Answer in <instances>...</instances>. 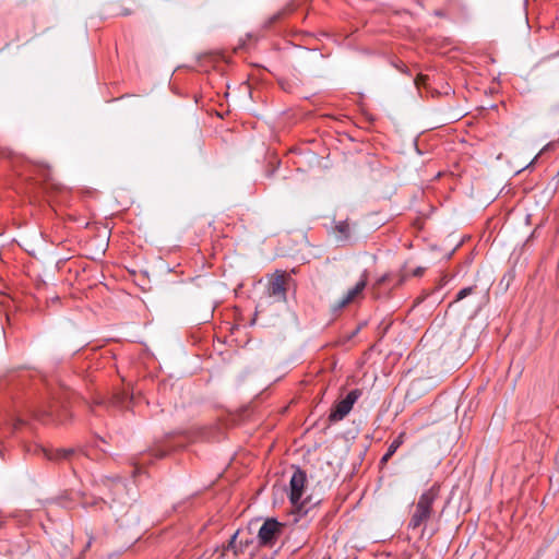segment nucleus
I'll return each mask as SVG.
<instances>
[{
  "instance_id": "obj_1",
  "label": "nucleus",
  "mask_w": 559,
  "mask_h": 559,
  "mask_svg": "<svg viewBox=\"0 0 559 559\" xmlns=\"http://www.w3.org/2000/svg\"><path fill=\"white\" fill-rule=\"evenodd\" d=\"M440 486L435 484L424 491L414 504L407 528L415 531L426 525L433 514V503L439 498Z\"/></svg>"
},
{
  "instance_id": "obj_2",
  "label": "nucleus",
  "mask_w": 559,
  "mask_h": 559,
  "mask_svg": "<svg viewBox=\"0 0 559 559\" xmlns=\"http://www.w3.org/2000/svg\"><path fill=\"white\" fill-rule=\"evenodd\" d=\"M286 525L274 518L266 519L258 532L260 547L274 548L281 542Z\"/></svg>"
},
{
  "instance_id": "obj_3",
  "label": "nucleus",
  "mask_w": 559,
  "mask_h": 559,
  "mask_svg": "<svg viewBox=\"0 0 559 559\" xmlns=\"http://www.w3.org/2000/svg\"><path fill=\"white\" fill-rule=\"evenodd\" d=\"M307 483L306 472L301 468H296L293 473V476L289 481V501L293 506L298 507L299 512L304 511L307 513V510H304V502H301V498L304 495V488Z\"/></svg>"
},
{
  "instance_id": "obj_4",
  "label": "nucleus",
  "mask_w": 559,
  "mask_h": 559,
  "mask_svg": "<svg viewBox=\"0 0 559 559\" xmlns=\"http://www.w3.org/2000/svg\"><path fill=\"white\" fill-rule=\"evenodd\" d=\"M360 395L361 392L358 389L349 391L343 400L335 403L329 415V420L332 423L343 420L350 413Z\"/></svg>"
},
{
  "instance_id": "obj_5",
  "label": "nucleus",
  "mask_w": 559,
  "mask_h": 559,
  "mask_svg": "<svg viewBox=\"0 0 559 559\" xmlns=\"http://www.w3.org/2000/svg\"><path fill=\"white\" fill-rule=\"evenodd\" d=\"M290 281V276L285 272H276L267 283L266 293L275 301H286L287 283Z\"/></svg>"
},
{
  "instance_id": "obj_6",
  "label": "nucleus",
  "mask_w": 559,
  "mask_h": 559,
  "mask_svg": "<svg viewBox=\"0 0 559 559\" xmlns=\"http://www.w3.org/2000/svg\"><path fill=\"white\" fill-rule=\"evenodd\" d=\"M251 542L246 538H240L239 532H235L226 546H223L222 552L219 555L221 559H236L240 554H245L247 547H249Z\"/></svg>"
},
{
  "instance_id": "obj_7",
  "label": "nucleus",
  "mask_w": 559,
  "mask_h": 559,
  "mask_svg": "<svg viewBox=\"0 0 559 559\" xmlns=\"http://www.w3.org/2000/svg\"><path fill=\"white\" fill-rule=\"evenodd\" d=\"M367 283L368 274L367 271H364L360 280L356 283V285L353 288H350L341 300H338L332 306V310L334 312H337L347 307L349 304H352L366 288Z\"/></svg>"
},
{
  "instance_id": "obj_8",
  "label": "nucleus",
  "mask_w": 559,
  "mask_h": 559,
  "mask_svg": "<svg viewBox=\"0 0 559 559\" xmlns=\"http://www.w3.org/2000/svg\"><path fill=\"white\" fill-rule=\"evenodd\" d=\"M37 453H41L47 460L50 461H62L69 460L70 456L74 453L73 449H50L44 445H37Z\"/></svg>"
},
{
  "instance_id": "obj_9",
  "label": "nucleus",
  "mask_w": 559,
  "mask_h": 559,
  "mask_svg": "<svg viewBox=\"0 0 559 559\" xmlns=\"http://www.w3.org/2000/svg\"><path fill=\"white\" fill-rule=\"evenodd\" d=\"M100 486L108 489V492L111 496L112 501L117 500L119 498V496L126 489V484L119 477H116V478L107 477L105 479H102Z\"/></svg>"
},
{
  "instance_id": "obj_10",
  "label": "nucleus",
  "mask_w": 559,
  "mask_h": 559,
  "mask_svg": "<svg viewBox=\"0 0 559 559\" xmlns=\"http://www.w3.org/2000/svg\"><path fill=\"white\" fill-rule=\"evenodd\" d=\"M335 230L338 233L337 240L346 241L350 236V227L347 221H341L335 224Z\"/></svg>"
},
{
  "instance_id": "obj_11",
  "label": "nucleus",
  "mask_w": 559,
  "mask_h": 559,
  "mask_svg": "<svg viewBox=\"0 0 559 559\" xmlns=\"http://www.w3.org/2000/svg\"><path fill=\"white\" fill-rule=\"evenodd\" d=\"M405 438V432H401L388 447L386 452L389 455H393L397 449L403 444Z\"/></svg>"
},
{
  "instance_id": "obj_12",
  "label": "nucleus",
  "mask_w": 559,
  "mask_h": 559,
  "mask_svg": "<svg viewBox=\"0 0 559 559\" xmlns=\"http://www.w3.org/2000/svg\"><path fill=\"white\" fill-rule=\"evenodd\" d=\"M474 289H475V286H468V287L462 288L461 290L457 292L454 301H460V300L466 298L474 292Z\"/></svg>"
},
{
  "instance_id": "obj_13",
  "label": "nucleus",
  "mask_w": 559,
  "mask_h": 559,
  "mask_svg": "<svg viewBox=\"0 0 559 559\" xmlns=\"http://www.w3.org/2000/svg\"><path fill=\"white\" fill-rule=\"evenodd\" d=\"M126 400H127V394L126 393H117L112 397V403L115 405H117V406H124Z\"/></svg>"
},
{
  "instance_id": "obj_14",
  "label": "nucleus",
  "mask_w": 559,
  "mask_h": 559,
  "mask_svg": "<svg viewBox=\"0 0 559 559\" xmlns=\"http://www.w3.org/2000/svg\"><path fill=\"white\" fill-rule=\"evenodd\" d=\"M391 277V274L386 273V274H383L381 275L377 281H376V286L380 287L381 285L385 284Z\"/></svg>"
},
{
  "instance_id": "obj_15",
  "label": "nucleus",
  "mask_w": 559,
  "mask_h": 559,
  "mask_svg": "<svg viewBox=\"0 0 559 559\" xmlns=\"http://www.w3.org/2000/svg\"><path fill=\"white\" fill-rule=\"evenodd\" d=\"M98 503L105 504L106 502L104 501L103 498H100V499H93L91 501H88V500L84 501V506L85 507H87V506H96Z\"/></svg>"
},
{
  "instance_id": "obj_16",
  "label": "nucleus",
  "mask_w": 559,
  "mask_h": 559,
  "mask_svg": "<svg viewBox=\"0 0 559 559\" xmlns=\"http://www.w3.org/2000/svg\"><path fill=\"white\" fill-rule=\"evenodd\" d=\"M556 146V143L555 142H549L548 144H546L543 150L539 152L538 156L544 154L545 152H548L549 150H554Z\"/></svg>"
},
{
  "instance_id": "obj_17",
  "label": "nucleus",
  "mask_w": 559,
  "mask_h": 559,
  "mask_svg": "<svg viewBox=\"0 0 559 559\" xmlns=\"http://www.w3.org/2000/svg\"><path fill=\"white\" fill-rule=\"evenodd\" d=\"M424 272H425V269H424V267H421V266H418V267H416V269L412 272V274H413V276L419 277V276H421V275L424 274Z\"/></svg>"
},
{
  "instance_id": "obj_18",
  "label": "nucleus",
  "mask_w": 559,
  "mask_h": 559,
  "mask_svg": "<svg viewBox=\"0 0 559 559\" xmlns=\"http://www.w3.org/2000/svg\"><path fill=\"white\" fill-rule=\"evenodd\" d=\"M166 454H167V452H166V451H164V450H155V451H154V455H155L156 457H158V459H162V457L166 456Z\"/></svg>"
},
{
  "instance_id": "obj_19",
  "label": "nucleus",
  "mask_w": 559,
  "mask_h": 559,
  "mask_svg": "<svg viewBox=\"0 0 559 559\" xmlns=\"http://www.w3.org/2000/svg\"><path fill=\"white\" fill-rule=\"evenodd\" d=\"M391 457L392 455H389V452H385L384 455L381 457L380 463L385 464Z\"/></svg>"
},
{
  "instance_id": "obj_20",
  "label": "nucleus",
  "mask_w": 559,
  "mask_h": 559,
  "mask_svg": "<svg viewBox=\"0 0 559 559\" xmlns=\"http://www.w3.org/2000/svg\"><path fill=\"white\" fill-rule=\"evenodd\" d=\"M103 403H104V401H103V400H99V401L97 400V401L95 402V404H96V405H102Z\"/></svg>"
},
{
  "instance_id": "obj_21",
  "label": "nucleus",
  "mask_w": 559,
  "mask_h": 559,
  "mask_svg": "<svg viewBox=\"0 0 559 559\" xmlns=\"http://www.w3.org/2000/svg\"><path fill=\"white\" fill-rule=\"evenodd\" d=\"M277 17H278L277 15H274V16L272 17V21H271V22L276 21V20H277Z\"/></svg>"
},
{
  "instance_id": "obj_22",
  "label": "nucleus",
  "mask_w": 559,
  "mask_h": 559,
  "mask_svg": "<svg viewBox=\"0 0 559 559\" xmlns=\"http://www.w3.org/2000/svg\"><path fill=\"white\" fill-rule=\"evenodd\" d=\"M24 421L22 419H19V425H23Z\"/></svg>"
}]
</instances>
